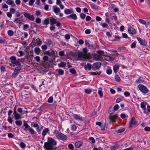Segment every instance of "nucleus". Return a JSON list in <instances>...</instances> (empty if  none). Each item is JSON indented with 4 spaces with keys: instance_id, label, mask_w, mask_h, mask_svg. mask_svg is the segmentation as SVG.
Returning <instances> with one entry per match:
<instances>
[{
    "instance_id": "nucleus-1",
    "label": "nucleus",
    "mask_w": 150,
    "mask_h": 150,
    "mask_svg": "<svg viewBox=\"0 0 150 150\" xmlns=\"http://www.w3.org/2000/svg\"><path fill=\"white\" fill-rule=\"evenodd\" d=\"M57 144V142L52 138L48 137L47 142L45 143L44 148L47 150H55L57 147L55 146Z\"/></svg>"
},
{
    "instance_id": "nucleus-2",
    "label": "nucleus",
    "mask_w": 150,
    "mask_h": 150,
    "mask_svg": "<svg viewBox=\"0 0 150 150\" xmlns=\"http://www.w3.org/2000/svg\"><path fill=\"white\" fill-rule=\"evenodd\" d=\"M21 68L20 66H18L16 67L14 69V72L13 73L12 77V78H15L18 76L20 70L21 69Z\"/></svg>"
},
{
    "instance_id": "nucleus-3",
    "label": "nucleus",
    "mask_w": 150,
    "mask_h": 150,
    "mask_svg": "<svg viewBox=\"0 0 150 150\" xmlns=\"http://www.w3.org/2000/svg\"><path fill=\"white\" fill-rule=\"evenodd\" d=\"M56 136L58 139L63 140H66L67 138V136L61 132H57Z\"/></svg>"
},
{
    "instance_id": "nucleus-4",
    "label": "nucleus",
    "mask_w": 150,
    "mask_h": 150,
    "mask_svg": "<svg viewBox=\"0 0 150 150\" xmlns=\"http://www.w3.org/2000/svg\"><path fill=\"white\" fill-rule=\"evenodd\" d=\"M139 89L143 93H146L148 92V89L144 86L142 84H139L138 85Z\"/></svg>"
},
{
    "instance_id": "nucleus-5",
    "label": "nucleus",
    "mask_w": 150,
    "mask_h": 150,
    "mask_svg": "<svg viewBox=\"0 0 150 150\" xmlns=\"http://www.w3.org/2000/svg\"><path fill=\"white\" fill-rule=\"evenodd\" d=\"M23 15L26 18L31 21H33L34 20L35 18L34 16L33 15L28 13H23Z\"/></svg>"
},
{
    "instance_id": "nucleus-6",
    "label": "nucleus",
    "mask_w": 150,
    "mask_h": 150,
    "mask_svg": "<svg viewBox=\"0 0 150 150\" xmlns=\"http://www.w3.org/2000/svg\"><path fill=\"white\" fill-rule=\"evenodd\" d=\"M101 66V64L100 62H96L93 64L92 68L93 69H97L100 67Z\"/></svg>"
},
{
    "instance_id": "nucleus-7",
    "label": "nucleus",
    "mask_w": 150,
    "mask_h": 150,
    "mask_svg": "<svg viewBox=\"0 0 150 150\" xmlns=\"http://www.w3.org/2000/svg\"><path fill=\"white\" fill-rule=\"evenodd\" d=\"M137 122L135 120V119L134 117H133L131 120L129 124V127H132L133 125H135L137 124Z\"/></svg>"
},
{
    "instance_id": "nucleus-8",
    "label": "nucleus",
    "mask_w": 150,
    "mask_h": 150,
    "mask_svg": "<svg viewBox=\"0 0 150 150\" xmlns=\"http://www.w3.org/2000/svg\"><path fill=\"white\" fill-rule=\"evenodd\" d=\"M117 117V115H110L109 116V118L112 122H116V119Z\"/></svg>"
},
{
    "instance_id": "nucleus-9",
    "label": "nucleus",
    "mask_w": 150,
    "mask_h": 150,
    "mask_svg": "<svg viewBox=\"0 0 150 150\" xmlns=\"http://www.w3.org/2000/svg\"><path fill=\"white\" fill-rule=\"evenodd\" d=\"M14 22H15L17 23H19L20 24H23L24 21L22 19H21L20 18H16L13 21Z\"/></svg>"
},
{
    "instance_id": "nucleus-10",
    "label": "nucleus",
    "mask_w": 150,
    "mask_h": 150,
    "mask_svg": "<svg viewBox=\"0 0 150 150\" xmlns=\"http://www.w3.org/2000/svg\"><path fill=\"white\" fill-rule=\"evenodd\" d=\"M93 59L94 60L96 61L100 60L102 59V57L100 55L96 54H94Z\"/></svg>"
},
{
    "instance_id": "nucleus-11",
    "label": "nucleus",
    "mask_w": 150,
    "mask_h": 150,
    "mask_svg": "<svg viewBox=\"0 0 150 150\" xmlns=\"http://www.w3.org/2000/svg\"><path fill=\"white\" fill-rule=\"evenodd\" d=\"M128 31L130 34L133 35L135 34L137 32L136 30L132 27L129 28Z\"/></svg>"
},
{
    "instance_id": "nucleus-12",
    "label": "nucleus",
    "mask_w": 150,
    "mask_h": 150,
    "mask_svg": "<svg viewBox=\"0 0 150 150\" xmlns=\"http://www.w3.org/2000/svg\"><path fill=\"white\" fill-rule=\"evenodd\" d=\"M52 9L56 13H57L60 12V9L56 6H54L52 7Z\"/></svg>"
},
{
    "instance_id": "nucleus-13",
    "label": "nucleus",
    "mask_w": 150,
    "mask_h": 150,
    "mask_svg": "<svg viewBox=\"0 0 150 150\" xmlns=\"http://www.w3.org/2000/svg\"><path fill=\"white\" fill-rule=\"evenodd\" d=\"M137 38L141 45H146L144 40L140 38L137 37Z\"/></svg>"
},
{
    "instance_id": "nucleus-14",
    "label": "nucleus",
    "mask_w": 150,
    "mask_h": 150,
    "mask_svg": "<svg viewBox=\"0 0 150 150\" xmlns=\"http://www.w3.org/2000/svg\"><path fill=\"white\" fill-rule=\"evenodd\" d=\"M64 13L68 15L71 13H74V11L72 9H67L65 10Z\"/></svg>"
},
{
    "instance_id": "nucleus-15",
    "label": "nucleus",
    "mask_w": 150,
    "mask_h": 150,
    "mask_svg": "<svg viewBox=\"0 0 150 150\" xmlns=\"http://www.w3.org/2000/svg\"><path fill=\"white\" fill-rule=\"evenodd\" d=\"M67 17L69 18H71L75 20L77 19V17L75 14H72L70 15L67 16Z\"/></svg>"
},
{
    "instance_id": "nucleus-16",
    "label": "nucleus",
    "mask_w": 150,
    "mask_h": 150,
    "mask_svg": "<svg viewBox=\"0 0 150 150\" xmlns=\"http://www.w3.org/2000/svg\"><path fill=\"white\" fill-rule=\"evenodd\" d=\"M82 145V142L79 141L76 142L75 144V146L77 148H79Z\"/></svg>"
},
{
    "instance_id": "nucleus-17",
    "label": "nucleus",
    "mask_w": 150,
    "mask_h": 150,
    "mask_svg": "<svg viewBox=\"0 0 150 150\" xmlns=\"http://www.w3.org/2000/svg\"><path fill=\"white\" fill-rule=\"evenodd\" d=\"M78 57L79 58H82L85 59L86 58L85 57H86V56L83 52H80L78 54Z\"/></svg>"
},
{
    "instance_id": "nucleus-18",
    "label": "nucleus",
    "mask_w": 150,
    "mask_h": 150,
    "mask_svg": "<svg viewBox=\"0 0 150 150\" xmlns=\"http://www.w3.org/2000/svg\"><path fill=\"white\" fill-rule=\"evenodd\" d=\"M23 126H24L25 128L24 130L25 131H27L28 130V129H29V128H30L29 126L26 123L25 121H24V123L23 124Z\"/></svg>"
},
{
    "instance_id": "nucleus-19",
    "label": "nucleus",
    "mask_w": 150,
    "mask_h": 150,
    "mask_svg": "<svg viewBox=\"0 0 150 150\" xmlns=\"http://www.w3.org/2000/svg\"><path fill=\"white\" fill-rule=\"evenodd\" d=\"M119 66L118 65H115L113 67V70L115 73L118 72Z\"/></svg>"
},
{
    "instance_id": "nucleus-20",
    "label": "nucleus",
    "mask_w": 150,
    "mask_h": 150,
    "mask_svg": "<svg viewBox=\"0 0 150 150\" xmlns=\"http://www.w3.org/2000/svg\"><path fill=\"white\" fill-rule=\"evenodd\" d=\"M84 67L85 69H88L90 70L92 68V66L90 64L88 63L84 66Z\"/></svg>"
},
{
    "instance_id": "nucleus-21",
    "label": "nucleus",
    "mask_w": 150,
    "mask_h": 150,
    "mask_svg": "<svg viewBox=\"0 0 150 150\" xmlns=\"http://www.w3.org/2000/svg\"><path fill=\"white\" fill-rule=\"evenodd\" d=\"M100 71H98L97 72H90L89 74L90 75H99L100 74Z\"/></svg>"
},
{
    "instance_id": "nucleus-22",
    "label": "nucleus",
    "mask_w": 150,
    "mask_h": 150,
    "mask_svg": "<svg viewBox=\"0 0 150 150\" xmlns=\"http://www.w3.org/2000/svg\"><path fill=\"white\" fill-rule=\"evenodd\" d=\"M50 22H51L50 25L52 26L54 24L57 23V20L55 19L52 18L50 19Z\"/></svg>"
},
{
    "instance_id": "nucleus-23",
    "label": "nucleus",
    "mask_w": 150,
    "mask_h": 150,
    "mask_svg": "<svg viewBox=\"0 0 150 150\" xmlns=\"http://www.w3.org/2000/svg\"><path fill=\"white\" fill-rule=\"evenodd\" d=\"M49 129L48 128H46L43 131L42 134V135L45 136L46 134L49 131Z\"/></svg>"
},
{
    "instance_id": "nucleus-24",
    "label": "nucleus",
    "mask_w": 150,
    "mask_h": 150,
    "mask_svg": "<svg viewBox=\"0 0 150 150\" xmlns=\"http://www.w3.org/2000/svg\"><path fill=\"white\" fill-rule=\"evenodd\" d=\"M74 117L76 120H79L81 121L83 120L82 118L80 117L79 116L76 114H74Z\"/></svg>"
},
{
    "instance_id": "nucleus-25",
    "label": "nucleus",
    "mask_w": 150,
    "mask_h": 150,
    "mask_svg": "<svg viewBox=\"0 0 150 150\" xmlns=\"http://www.w3.org/2000/svg\"><path fill=\"white\" fill-rule=\"evenodd\" d=\"M10 59L11 60V63L12 64L14 63V62L16 60V58L15 56H12L11 57Z\"/></svg>"
},
{
    "instance_id": "nucleus-26",
    "label": "nucleus",
    "mask_w": 150,
    "mask_h": 150,
    "mask_svg": "<svg viewBox=\"0 0 150 150\" xmlns=\"http://www.w3.org/2000/svg\"><path fill=\"white\" fill-rule=\"evenodd\" d=\"M13 64H15L16 65L18 66H20L21 67V64L20 63V59H18L17 60V59L14 62V63H13Z\"/></svg>"
},
{
    "instance_id": "nucleus-27",
    "label": "nucleus",
    "mask_w": 150,
    "mask_h": 150,
    "mask_svg": "<svg viewBox=\"0 0 150 150\" xmlns=\"http://www.w3.org/2000/svg\"><path fill=\"white\" fill-rule=\"evenodd\" d=\"M28 130L30 133L32 134H35V132L34 131L33 129L31 127H30L29 129H28Z\"/></svg>"
},
{
    "instance_id": "nucleus-28",
    "label": "nucleus",
    "mask_w": 150,
    "mask_h": 150,
    "mask_svg": "<svg viewBox=\"0 0 150 150\" xmlns=\"http://www.w3.org/2000/svg\"><path fill=\"white\" fill-rule=\"evenodd\" d=\"M34 51L37 54H39L41 52L40 49L38 47H35L34 49Z\"/></svg>"
},
{
    "instance_id": "nucleus-29",
    "label": "nucleus",
    "mask_w": 150,
    "mask_h": 150,
    "mask_svg": "<svg viewBox=\"0 0 150 150\" xmlns=\"http://www.w3.org/2000/svg\"><path fill=\"white\" fill-rule=\"evenodd\" d=\"M6 3L9 5H12L14 4V2L12 0H7Z\"/></svg>"
},
{
    "instance_id": "nucleus-30",
    "label": "nucleus",
    "mask_w": 150,
    "mask_h": 150,
    "mask_svg": "<svg viewBox=\"0 0 150 150\" xmlns=\"http://www.w3.org/2000/svg\"><path fill=\"white\" fill-rule=\"evenodd\" d=\"M138 21L140 23L143 25H146L147 24L146 21L143 19H139L138 20Z\"/></svg>"
},
{
    "instance_id": "nucleus-31",
    "label": "nucleus",
    "mask_w": 150,
    "mask_h": 150,
    "mask_svg": "<svg viewBox=\"0 0 150 150\" xmlns=\"http://www.w3.org/2000/svg\"><path fill=\"white\" fill-rule=\"evenodd\" d=\"M15 123L17 125L20 126L22 124V122L21 120H16L15 122Z\"/></svg>"
},
{
    "instance_id": "nucleus-32",
    "label": "nucleus",
    "mask_w": 150,
    "mask_h": 150,
    "mask_svg": "<svg viewBox=\"0 0 150 150\" xmlns=\"http://www.w3.org/2000/svg\"><path fill=\"white\" fill-rule=\"evenodd\" d=\"M125 130V129L123 127L121 128L120 129H118L117 130L116 132L119 133H121L124 132Z\"/></svg>"
},
{
    "instance_id": "nucleus-33",
    "label": "nucleus",
    "mask_w": 150,
    "mask_h": 150,
    "mask_svg": "<svg viewBox=\"0 0 150 150\" xmlns=\"http://www.w3.org/2000/svg\"><path fill=\"white\" fill-rule=\"evenodd\" d=\"M141 107L143 110H145L146 109V105L144 102H142L140 104Z\"/></svg>"
},
{
    "instance_id": "nucleus-34",
    "label": "nucleus",
    "mask_w": 150,
    "mask_h": 150,
    "mask_svg": "<svg viewBox=\"0 0 150 150\" xmlns=\"http://www.w3.org/2000/svg\"><path fill=\"white\" fill-rule=\"evenodd\" d=\"M119 146L117 145H115L111 147V149L112 150H116L118 149Z\"/></svg>"
},
{
    "instance_id": "nucleus-35",
    "label": "nucleus",
    "mask_w": 150,
    "mask_h": 150,
    "mask_svg": "<svg viewBox=\"0 0 150 150\" xmlns=\"http://www.w3.org/2000/svg\"><path fill=\"white\" fill-rule=\"evenodd\" d=\"M14 117L15 119L16 120H17L21 118V116L18 113L16 115H15Z\"/></svg>"
},
{
    "instance_id": "nucleus-36",
    "label": "nucleus",
    "mask_w": 150,
    "mask_h": 150,
    "mask_svg": "<svg viewBox=\"0 0 150 150\" xmlns=\"http://www.w3.org/2000/svg\"><path fill=\"white\" fill-rule=\"evenodd\" d=\"M7 33L9 36H11L14 34V32L13 30H10L8 31Z\"/></svg>"
},
{
    "instance_id": "nucleus-37",
    "label": "nucleus",
    "mask_w": 150,
    "mask_h": 150,
    "mask_svg": "<svg viewBox=\"0 0 150 150\" xmlns=\"http://www.w3.org/2000/svg\"><path fill=\"white\" fill-rule=\"evenodd\" d=\"M115 111L113 109V108H110V109L108 111V113H109V114L110 115H111V114H112L113 113H114V112H115Z\"/></svg>"
},
{
    "instance_id": "nucleus-38",
    "label": "nucleus",
    "mask_w": 150,
    "mask_h": 150,
    "mask_svg": "<svg viewBox=\"0 0 150 150\" xmlns=\"http://www.w3.org/2000/svg\"><path fill=\"white\" fill-rule=\"evenodd\" d=\"M53 101V97L51 96L50 97L48 100L47 102L49 103H52Z\"/></svg>"
},
{
    "instance_id": "nucleus-39",
    "label": "nucleus",
    "mask_w": 150,
    "mask_h": 150,
    "mask_svg": "<svg viewBox=\"0 0 150 150\" xmlns=\"http://www.w3.org/2000/svg\"><path fill=\"white\" fill-rule=\"evenodd\" d=\"M136 82L138 83H142L143 81V80H142V78L140 77L138 79L136 80Z\"/></svg>"
},
{
    "instance_id": "nucleus-40",
    "label": "nucleus",
    "mask_w": 150,
    "mask_h": 150,
    "mask_svg": "<svg viewBox=\"0 0 150 150\" xmlns=\"http://www.w3.org/2000/svg\"><path fill=\"white\" fill-rule=\"evenodd\" d=\"M91 7L93 9H97L98 8V6H96L95 5L93 4H90Z\"/></svg>"
},
{
    "instance_id": "nucleus-41",
    "label": "nucleus",
    "mask_w": 150,
    "mask_h": 150,
    "mask_svg": "<svg viewBox=\"0 0 150 150\" xmlns=\"http://www.w3.org/2000/svg\"><path fill=\"white\" fill-rule=\"evenodd\" d=\"M65 64L64 62H62L58 64L59 67H64Z\"/></svg>"
},
{
    "instance_id": "nucleus-42",
    "label": "nucleus",
    "mask_w": 150,
    "mask_h": 150,
    "mask_svg": "<svg viewBox=\"0 0 150 150\" xmlns=\"http://www.w3.org/2000/svg\"><path fill=\"white\" fill-rule=\"evenodd\" d=\"M86 16V15L83 13H81L80 14V17L82 19H84L85 18Z\"/></svg>"
},
{
    "instance_id": "nucleus-43",
    "label": "nucleus",
    "mask_w": 150,
    "mask_h": 150,
    "mask_svg": "<svg viewBox=\"0 0 150 150\" xmlns=\"http://www.w3.org/2000/svg\"><path fill=\"white\" fill-rule=\"evenodd\" d=\"M59 74L60 75H62L64 73V71L62 69H59L58 71Z\"/></svg>"
},
{
    "instance_id": "nucleus-44",
    "label": "nucleus",
    "mask_w": 150,
    "mask_h": 150,
    "mask_svg": "<svg viewBox=\"0 0 150 150\" xmlns=\"http://www.w3.org/2000/svg\"><path fill=\"white\" fill-rule=\"evenodd\" d=\"M136 41H135L131 45V48H134L136 47Z\"/></svg>"
},
{
    "instance_id": "nucleus-45",
    "label": "nucleus",
    "mask_w": 150,
    "mask_h": 150,
    "mask_svg": "<svg viewBox=\"0 0 150 150\" xmlns=\"http://www.w3.org/2000/svg\"><path fill=\"white\" fill-rule=\"evenodd\" d=\"M19 11H17L15 13V16L16 17H18L20 16L21 15Z\"/></svg>"
},
{
    "instance_id": "nucleus-46",
    "label": "nucleus",
    "mask_w": 150,
    "mask_h": 150,
    "mask_svg": "<svg viewBox=\"0 0 150 150\" xmlns=\"http://www.w3.org/2000/svg\"><path fill=\"white\" fill-rule=\"evenodd\" d=\"M119 106L118 104L115 105L113 108V109L115 110V111L117 110L119 108Z\"/></svg>"
},
{
    "instance_id": "nucleus-47",
    "label": "nucleus",
    "mask_w": 150,
    "mask_h": 150,
    "mask_svg": "<svg viewBox=\"0 0 150 150\" xmlns=\"http://www.w3.org/2000/svg\"><path fill=\"white\" fill-rule=\"evenodd\" d=\"M98 93L100 97V98H101L103 96V92L101 90H99L98 91Z\"/></svg>"
},
{
    "instance_id": "nucleus-48",
    "label": "nucleus",
    "mask_w": 150,
    "mask_h": 150,
    "mask_svg": "<svg viewBox=\"0 0 150 150\" xmlns=\"http://www.w3.org/2000/svg\"><path fill=\"white\" fill-rule=\"evenodd\" d=\"M115 77V80L117 82H119L120 81V79L118 75H116Z\"/></svg>"
},
{
    "instance_id": "nucleus-49",
    "label": "nucleus",
    "mask_w": 150,
    "mask_h": 150,
    "mask_svg": "<svg viewBox=\"0 0 150 150\" xmlns=\"http://www.w3.org/2000/svg\"><path fill=\"white\" fill-rule=\"evenodd\" d=\"M46 43L50 46L51 43V40L49 39H48L46 41Z\"/></svg>"
},
{
    "instance_id": "nucleus-50",
    "label": "nucleus",
    "mask_w": 150,
    "mask_h": 150,
    "mask_svg": "<svg viewBox=\"0 0 150 150\" xmlns=\"http://www.w3.org/2000/svg\"><path fill=\"white\" fill-rule=\"evenodd\" d=\"M83 53L86 56L87 52V49L86 48H84L83 50Z\"/></svg>"
},
{
    "instance_id": "nucleus-51",
    "label": "nucleus",
    "mask_w": 150,
    "mask_h": 150,
    "mask_svg": "<svg viewBox=\"0 0 150 150\" xmlns=\"http://www.w3.org/2000/svg\"><path fill=\"white\" fill-rule=\"evenodd\" d=\"M70 71L73 74H75L76 73V71L74 69H70Z\"/></svg>"
},
{
    "instance_id": "nucleus-52",
    "label": "nucleus",
    "mask_w": 150,
    "mask_h": 150,
    "mask_svg": "<svg viewBox=\"0 0 150 150\" xmlns=\"http://www.w3.org/2000/svg\"><path fill=\"white\" fill-rule=\"evenodd\" d=\"M124 95L126 97H127L130 96V93L127 91H125L124 93Z\"/></svg>"
},
{
    "instance_id": "nucleus-53",
    "label": "nucleus",
    "mask_w": 150,
    "mask_h": 150,
    "mask_svg": "<svg viewBox=\"0 0 150 150\" xmlns=\"http://www.w3.org/2000/svg\"><path fill=\"white\" fill-rule=\"evenodd\" d=\"M97 52L98 54H99V55H102L104 53L103 51L100 50L97 51Z\"/></svg>"
},
{
    "instance_id": "nucleus-54",
    "label": "nucleus",
    "mask_w": 150,
    "mask_h": 150,
    "mask_svg": "<svg viewBox=\"0 0 150 150\" xmlns=\"http://www.w3.org/2000/svg\"><path fill=\"white\" fill-rule=\"evenodd\" d=\"M34 1L35 0H30L29 2V5L31 6H33Z\"/></svg>"
},
{
    "instance_id": "nucleus-55",
    "label": "nucleus",
    "mask_w": 150,
    "mask_h": 150,
    "mask_svg": "<svg viewBox=\"0 0 150 150\" xmlns=\"http://www.w3.org/2000/svg\"><path fill=\"white\" fill-rule=\"evenodd\" d=\"M91 91L90 89H86L85 90V92L86 93L89 94L90 93Z\"/></svg>"
},
{
    "instance_id": "nucleus-56",
    "label": "nucleus",
    "mask_w": 150,
    "mask_h": 150,
    "mask_svg": "<svg viewBox=\"0 0 150 150\" xmlns=\"http://www.w3.org/2000/svg\"><path fill=\"white\" fill-rule=\"evenodd\" d=\"M68 148L70 149L73 150L74 149V146L71 144H69L68 145Z\"/></svg>"
},
{
    "instance_id": "nucleus-57",
    "label": "nucleus",
    "mask_w": 150,
    "mask_h": 150,
    "mask_svg": "<svg viewBox=\"0 0 150 150\" xmlns=\"http://www.w3.org/2000/svg\"><path fill=\"white\" fill-rule=\"evenodd\" d=\"M16 11V10L14 8H11L10 9V12L11 13H12L13 14Z\"/></svg>"
},
{
    "instance_id": "nucleus-58",
    "label": "nucleus",
    "mask_w": 150,
    "mask_h": 150,
    "mask_svg": "<svg viewBox=\"0 0 150 150\" xmlns=\"http://www.w3.org/2000/svg\"><path fill=\"white\" fill-rule=\"evenodd\" d=\"M20 145L21 147L22 148H25V144L23 142H21V143Z\"/></svg>"
},
{
    "instance_id": "nucleus-59",
    "label": "nucleus",
    "mask_w": 150,
    "mask_h": 150,
    "mask_svg": "<svg viewBox=\"0 0 150 150\" xmlns=\"http://www.w3.org/2000/svg\"><path fill=\"white\" fill-rule=\"evenodd\" d=\"M35 22L37 23H40L41 22V19L39 18H37L36 19Z\"/></svg>"
},
{
    "instance_id": "nucleus-60",
    "label": "nucleus",
    "mask_w": 150,
    "mask_h": 150,
    "mask_svg": "<svg viewBox=\"0 0 150 150\" xmlns=\"http://www.w3.org/2000/svg\"><path fill=\"white\" fill-rule=\"evenodd\" d=\"M59 55L60 56H64V52L63 51H60L59 52Z\"/></svg>"
},
{
    "instance_id": "nucleus-61",
    "label": "nucleus",
    "mask_w": 150,
    "mask_h": 150,
    "mask_svg": "<svg viewBox=\"0 0 150 150\" xmlns=\"http://www.w3.org/2000/svg\"><path fill=\"white\" fill-rule=\"evenodd\" d=\"M7 121L11 124L12 123L13 120L10 117H8Z\"/></svg>"
},
{
    "instance_id": "nucleus-62",
    "label": "nucleus",
    "mask_w": 150,
    "mask_h": 150,
    "mask_svg": "<svg viewBox=\"0 0 150 150\" xmlns=\"http://www.w3.org/2000/svg\"><path fill=\"white\" fill-rule=\"evenodd\" d=\"M44 23L46 25H48L49 24V20L47 19H45L44 21Z\"/></svg>"
},
{
    "instance_id": "nucleus-63",
    "label": "nucleus",
    "mask_w": 150,
    "mask_h": 150,
    "mask_svg": "<svg viewBox=\"0 0 150 150\" xmlns=\"http://www.w3.org/2000/svg\"><path fill=\"white\" fill-rule=\"evenodd\" d=\"M43 59L44 61H47L48 60V57L46 56H44L43 57Z\"/></svg>"
},
{
    "instance_id": "nucleus-64",
    "label": "nucleus",
    "mask_w": 150,
    "mask_h": 150,
    "mask_svg": "<svg viewBox=\"0 0 150 150\" xmlns=\"http://www.w3.org/2000/svg\"><path fill=\"white\" fill-rule=\"evenodd\" d=\"M144 130L146 131H150V127H146L144 128Z\"/></svg>"
}]
</instances>
